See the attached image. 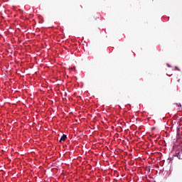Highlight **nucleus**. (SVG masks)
I'll return each mask as SVG.
<instances>
[{"instance_id": "f257e3e1", "label": "nucleus", "mask_w": 182, "mask_h": 182, "mask_svg": "<svg viewBox=\"0 0 182 182\" xmlns=\"http://www.w3.org/2000/svg\"><path fill=\"white\" fill-rule=\"evenodd\" d=\"M66 139H68V136H66V134H63V136H61L60 139V143H62V141H65Z\"/></svg>"}]
</instances>
